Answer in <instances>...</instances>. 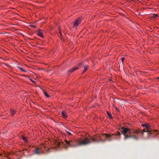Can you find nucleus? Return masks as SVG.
Returning <instances> with one entry per match:
<instances>
[{
  "label": "nucleus",
  "mask_w": 159,
  "mask_h": 159,
  "mask_svg": "<svg viewBox=\"0 0 159 159\" xmlns=\"http://www.w3.org/2000/svg\"><path fill=\"white\" fill-rule=\"evenodd\" d=\"M84 64H83V62H80V63H79L78 65V66L80 67H81V66L83 65Z\"/></svg>",
  "instance_id": "18"
},
{
  "label": "nucleus",
  "mask_w": 159,
  "mask_h": 159,
  "mask_svg": "<svg viewBox=\"0 0 159 159\" xmlns=\"http://www.w3.org/2000/svg\"><path fill=\"white\" fill-rule=\"evenodd\" d=\"M4 64L5 65H6V66H7V64L6 63H4Z\"/></svg>",
  "instance_id": "26"
},
{
  "label": "nucleus",
  "mask_w": 159,
  "mask_h": 159,
  "mask_svg": "<svg viewBox=\"0 0 159 159\" xmlns=\"http://www.w3.org/2000/svg\"><path fill=\"white\" fill-rule=\"evenodd\" d=\"M65 145L66 147H76L80 146L86 145L91 143V142L88 138L72 139L69 140H65Z\"/></svg>",
  "instance_id": "2"
},
{
  "label": "nucleus",
  "mask_w": 159,
  "mask_h": 159,
  "mask_svg": "<svg viewBox=\"0 0 159 159\" xmlns=\"http://www.w3.org/2000/svg\"><path fill=\"white\" fill-rule=\"evenodd\" d=\"M66 131L67 133V134L70 136H71L72 134L71 133H74V132L72 131L69 129H66Z\"/></svg>",
  "instance_id": "11"
},
{
  "label": "nucleus",
  "mask_w": 159,
  "mask_h": 159,
  "mask_svg": "<svg viewBox=\"0 0 159 159\" xmlns=\"http://www.w3.org/2000/svg\"><path fill=\"white\" fill-rule=\"evenodd\" d=\"M61 27H60V26H59L58 27V29L59 30V31L61 30Z\"/></svg>",
  "instance_id": "24"
},
{
  "label": "nucleus",
  "mask_w": 159,
  "mask_h": 159,
  "mask_svg": "<svg viewBox=\"0 0 159 159\" xmlns=\"http://www.w3.org/2000/svg\"><path fill=\"white\" fill-rule=\"evenodd\" d=\"M116 110L118 111H119V109L117 107H116Z\"/></svg>",
  "instance_id": "25"
},
{
  "label": "nucleus",
  "mask_w": 159,
  "mask_h": 159,
  "mask_svg": "<svg viewBox=\"0 0 159 159\" xmlns=\"http://www.w3.org/2000/svg\"><path fill=\"white\" fill-rule=\"evenodd\" d=\"M121 135V134L119 132H117L115 134H103V135H104L107 139V140L109 141H111L112 140V139L110 138L113 136H115L114 137V139H117L116 137V136H119V139H120Z\"/></svg>",
  "instance_id": "4"
},
{
  "label": "nucleus",
  "mask_w": 159,
  "mask_h": 159,
  "mask_svg": "<svg viewBox=\"0 0 159 159\" xmlns=\"http://www.w3.org/2000/svg\"><path fill=\"white\" fill-rule=\"evenodd\" d=\"M125 58L124 57H122L121 59V61L122 62V63L123 64V62L125 60Z\"/></svg>",
  "instance_id": "20"
},
{
  "label": "nucleus",
  "mask_w": 159,
  "mask_h": 159,
  "mask_svg": "<svg viewBox=\"0 0 159 159\" xmlns=\"http://www.w3.org/2000/svg\"><path fill=\"white\" fill-rule=\"evenodd\" d=\"M139 10L136 11L135 12V14L136 15H139L140 14L141 12H139Z\"/></svg>",
  "instance_id": "17"
},
{
  "label": "nucleus",
  "mask_w": 159,
  "mask_h": 159,
  "mask_svg": "<svg viewBox=\"0 0 159 159\" xmlns=\"http://www.w3.org/2000/svg\"><path fill=\"white\" fill-rule=\"evenodd\" d=\"M39 149L38 148H36L35 149L34 152V154H40L41 153V152L39 151Z\"/></svg>",
  "instance_id": "10"
},
{
  "label": "nucleus",
  "mask_w": 159,
  "mask_h": 159,
  "mask_svg": "<svg viewBox=\"0 0 159 159\" xmlns=\"http://www.w3.org/2000/svg\"><path fill=\"white\" fill-rule=\"evenodd\" d=\"M29 79L34 84L35 83V81L33 80L32 79L30 78Z\"/></svg>",
  "instance_id": "21"
},
{
  "label": "nucleus",
  "mask_w": 159,
  "mask_h": 159,
  "mask_svg": "<svg viewBox=\"0 0 159 159\" xmlns=\"http://www.w3.org/2000/svg\"><path fill=\"white\" fill-rule=\"evenodd\" d=\"M24 76H25V77H27V76H26L25 75H24Z\"/></svg>",
  "instance_id": "29"
},
{
  "label": "nucleus",
  "mask_w": 159,
  "mask_h": 159,
  "mask_svg": "<svg viewBox=\"0 0 159 159\" xmlns=\"http://www.w3.org/2000/svg\"><path fill=\"white\" fill-rule=\"evenodd\" d=\"M141 126L145 128L142 130L138 129L135 130L132 128L121 127L120 128L122 129L121 133L124 136V139L130 138L137 139H138V134H140L143 136L145 132L147 133L148 138L153 137L159 135V130L153 129L152 126L149 124L144 123L142 124Z\"/></svg>",
  "instance_id": "1"
},
{
  "label": "nucleus",
  "mask_w": 159,
  "mask_h": 159,
  "mask_svg": "<svg viewBox=\"0 0 159 159\" xmlns=\"http://www.w3.org/2000/svg\"><path fill=\"white\" fill-rule=\"evenodd\" d=\"M37 34L39 36H40V37H41L42 38H44L43 36V35L42 34V30H41V29H39V30L37 32Z\"/></svg>",
  "instance_id": "9"
},
{
  "label": "nucleus",
  "mask_w": 159,
  "mask_h": 159,
  "mask_svg": "<svg viewBox=\"0 0 159 159\" xmlns=\"http://www.w3.org/2000/svg\"><path fill=\"white\" fill-rule=\"evenodd\" d=\"M107 114L108 116L109 117V118L111 119H113V117L110 112H109L108 111H107Z\"/></svg>",
  "instance_id": "13"
},
{
  "label": "nucleus",
  "mask_w": 159,
  "mask_h": 159,
  "mask_svg": "<svg viewBox=\"0 0 159 159\" xmlns=\"http://www.w3.org/2000/svg\"><path fill=\"white\" fill-rule=\"evenodd\" d=\"M59 33L60 34L61 37H62V35L61 30L59 31Z\"/></svg>",
  "instance_id": "23"
},
{
  "label": "nucleus",
  "mask_w": 159,
  "mask_h": 159,
  "mask_svg": "<svg viewBox=\"0 0 159 159\" xmlns=\"http://www.w3.org/2000/svg\"><path fill=\"white\" fill-rule=\"evenodd\" d=\"M61 115H62L63 117L65 119L67 117V115L66 114V113L65 111H62L61 112Z\"/></svg>",
  "instance_id": "8"
},
{
  "label": "nucleus",
  "mask_w": 159,
  "mask_h": 159,
  "mask_svg": "<svg viewBox=\"0 0 159 159\" xmlns=\"http://www.w3.org/2000/svg\"><path fill=\"white\" fill-rule=\"evenodd\" d=\"M89 139L92 142L91 143L95 142L97 143L99 142H104V140L101 138V136L99 135H94L93 137L89 135Z\"/></svg>",
  "instance_id": "3"
},
{
  "label": "nucleus",
  "mask_w": 159,
  "mask_h": 159,
  "mask_svg": "<svg viewBox=\"0 0 159 159\" xmlns=\"http://www.w3.org/2000/svg\"><path fill=\"white\" fill-rule=\"evenodd\" d=\"M30 27H31L32 28H36V26L35 25H30Z\"/></svg>",
  "instance_id": "22"
},
{
  "label": "nucleus",
  "mask_w": 159,
  "mask_h": 159,
  "mask_svg": "<svg viewBox=\"0 0 159 159\" xmlns=\"http://www.w3.org/2000/svg\"><path fill=\"white\" fill-rule=\"evenodd\" d=\"M158 16L157 14H153L152 17L154 18H156Z\"/></svg>",
  "instance_id": "19"
},
{
  "label": "nucleus",
  "mask_w": 159,
  "mask_h": 159,
  "mask_svg": "<svg viewBox=\"0 0 159 159\" xmlns=\"http://www.w3.org/2000/svg\"><path fill=\"white\" fill-rule=\"evenodd\" d=\"M156 34L157 35H159V34Z\"/></svg>",
  "instance_id": "28"
},
{
  "label": "nucleus",
  "mask_w": 159,
  "mask_h": 159,
  "mask_svg": "<svg viewBox=\"0 0 159 159\" xmlns=\"http://www.w3.org/2000/svg\"><path fill=\"white\" fill-rule=\"evenodd\" d=\"M43 93L44 95L48 98L50 97V96L48 94V93L46 92H45L43 91Z\"/></svg>",
  "instance_id": "16"
},
{
  "label": "nucleus",
  "mask_w": 159,
  "mask_h": 159,
  "mask_svg": "<svg viewBox=\"0 0 159 159\" xmlns=\"http://www.w3.org/2000/svg\"><path fill=\"white\" fill-rule=\"evenodd\" d=\"M1 155V154H0V156Z\"/></svg>",
  "instance_id": "30"
},
{
  "label": "nucleus",
  "mask_w": 159,
  "mask_h": 159,
  "mask_svg": "<svg viewBox=\"0 0 159 159\" xmlns=\"http://www.w3.org/2000/svg\"><path fill=\"white\" fill-rule=\"evenodd\" d=\"M82 19L81 18L79 17L75 19L74 21L73 27H77L81 23Z\"/></svg>",
  "instance_id": "5"
},
{
  "label": "nucleus",
  "mask_w": 159,
  "mask_h": 159,
  "mask_svg": "<svg viewBox=\"0 0 159 159\" xmlns=\"http://www.w3.org/2000/svg\"><path fill=\"white\" fill-rule=\"evenodd\" d=\"M78 68L77 67H74L72 68L68 71V74L69 75H70L72 72L75 70L78 69Z\"/></svg>",
  "instance_id": "6"
},
{
  "label": "nucleus",
  "mask_w": 159,
  "mask_h": 159,
  "mask_svg": "<svg viewBox=\"0 0 159 159\" xmlns=\"http://www.w3.org/2000/svg\"><path fill=\"white\" fill-rule=\"evenodd\" d=\"M22 138L23 140L25 141V142L27 143L28 141L26 137H25V136H23Z\"/></svg>",
  "instance_id": "14"
},
{
  "label": "nucleus",
  "mask_w": 159,
  "mask_h": 159,
  "mask_svg": "<svg viewBox=\"0 0 159 159\" xmlns=\"http://www.w3.org/2000/svg\"><path fill=\"white\" fill-rule=\"evenodd\" d=\"M16 113V112L15 110L13 109H11L10 110V113L11 116L14 115Z\"/></svg>",
  "instance_id": "12"
},
{
  "label": "nucleus",
  "mask_w": 159,
  "mask_h": 159,
  "mask_svg": "<svg viewBox=\"0 0 159 159\" xmlns=\"http://www.w3.org/2000/svg\"><path fill=\"white\" fill-rule=\"evenodd\" d=\"M19 69L20 70L24 72H26V70L24 69L23 68L20 67H18Z\"/></svg>",
  "instance_id": "15"
},
{
  "label": "nucleus",
  "mask_w": 159,
  "mask_h": 159,
  "mask_svg": "<svg viewBox=\"0 0 159 159\" xmlns=\"http://www.w3.org/2000/svg\"><path fill=\"white\" fill-rule=\"evenodd\" d=\"M84 68V70L82 72V73L83 74L84 73L86 70L89 69V66L88 65H85L83 66Z\"/></svg>",
  "instance_id": "7"
},
{
  "label": "nucleus",
  "mask_w": 159,
  "mask_h": 159,
  "mask_svg": "<svg viewBox=\"0 0 159 159\" xmlns=\"http://www.w3.org/2000/svg\"><path fill=\"white\" fill-rule=\"evenodd\" d=\"M157 79H159V77H158L157 78Z\"/></svg>",
  "instance_id": "27"
}]
</instances>
